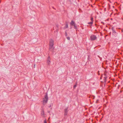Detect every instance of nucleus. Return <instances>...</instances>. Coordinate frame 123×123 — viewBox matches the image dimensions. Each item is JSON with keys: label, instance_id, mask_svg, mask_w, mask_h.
<instances>
[{"label": "nucleus", "instance_id": "423d86ee", "mask_svg": "<svg viewBox=\"0 0 123 123\" xmlns=\"http://www.w3.org/2000/svg\"><path fill=\"white\" fill-rule=\"evenodd\" d=\"M70 25L71 26H74L75 24V23L74 22L73 20H72L71 22L70 23Z\"/></svg>", "mask_w": 123, "mask_h": 123}, {"label": "nucleus", "instance_id": "6e6552de", "mask_svg": "<svg viewBox=\"0 0 123 123\" xmlns=\"http://www.w3.org/2000/svg\"><path fill=\"white\" fill-rule=\"evenodd\" d=\"M41 114L43 116L45 115L44 111L43 109H42V110Z\"/></svg>", "mask_w": 123, "mask_h": 123}, {"label": "nucleus", "instance_id": "4468645a", "mask_svg": "<svg viewBox=\"0 0 123 123\" xmlns=\"http://www.w3.org/2000/svg\"><path fill=\"white\" fill-rule=\"evenodd\" d=\"M67 38L68 39V40H70V37H67Z\"/></svg>", "mask_w": 123, "mask_h": 123}, {"label": "nucleus", "instance_id": "f3484780", "mask_svg": "<svg viewBox=\"0 0 123 123\" xmlns=\"http://www.w3.org/2000/svg\"><path fill=\"white\" fill-rule=\"evenodd\" d=\"M108 83H110V81H109L108 82Z\"/></svg>", "mask_w": 123, "mask_h": 123}, {"label": "nucleus", "instance_id": "9d476101", "mask_svg": "<svg viewBox=\"0 0 123 123\" xmlns=\"http://www.w3.org/2000/svg\"><path fill=\"white\" fill-rule=\"evenodd\" d=\"M68 24L67 23L66 24L64 28H68Z\"/></svg>", "mask_w": 123, "mask_h": 123}, {"label": "nucleus", "instance_id": "1a4fd4ad", "mask_svg": "<svg viewBox=\"0 0 123 123\" xmlns=\"http://www.w3.org/2000/svg\"><path fill=\"white\" fill-rule=\"evenodd\" d=\"M93 23V22L92 21H91L90 22H89L88 23V24L89 25H92Z\"/></svg>", "mask_w": 123, "mask_h": 123}, {"label": "nucleus", "instance_id": "9b49d317", "mask_svg": "<svg viewBox=\"0 0 123 123\" xmlns=\"http://www.w3.org/2000/svg\"><path fill=\"white\" fill-rule=\"evenodd\" d=\"M91 21H92L93 22V18L92 16H91Z\"/></svg>", "mask_w": 123, "mask_h": 123}, {"label": "nucleus", "instance_id": "20e7f679", "mask_svg": "<svg viewBox=\"0 0 123 123\" xmlns=\"http://www.w3.org/2000/svg\"><path fill=\"white\" fill-rule=\"evenodd\" d=\"M48 96L47 94H46L45 97V98H44L43 99V102L44 103H46L47 102V101L48 100Z\"/></svg>", "mask_w": 123, "mask_h": 123}, {"label": "nucleus", "instance_id": "7ed1b4c3", "mask_svg": "<svg viewBox=\"0 0 123 123\" xmlns=\"http://www.w3.org/2000/svg\"><path fill=\"white\" fill-rule=\"evenodd\" d=\"M90 38L91 40L94 41L97 39V37L95 35H92L90 36Z\"/></svg>", "mask_w": 123, "mask_h": 123}, {"label": "nucleus", "instance_id": "f03ea898", "mask_svg": "<svg viewBox=\"0 0 123 123\" xmlns=\"http://www.w3.org/2000/svg\"><path fill=\"white\" fill-rule=\"evenodd\" d=\"M107 78V76H106V74L104 73V74H102L101 77H100V79H103L104 80V81L105 82L106 81V78Z\"/></svg>", "mask_w": 123, "mask_h": 123}, {"label": "nucleus", "instance_id": "39448f33", "mask_svg": "<svg viewBox=\"0 0 123 123\" xmlns=\"http://www.w3.org/2000/svg\"><path fill=\"white\" fill-rule=\"evenodd\" d=\"M68 108L67 107V108H65L64 110V111L65 112L64 115H67L68 112Z\"/></svg>", "mask_w": 123, "mask_h": 123}, {"label": "nucleus", "instance_id": "dca6fc26", "mask_svg": "<svg viewBox=\"0 0 123 123\" xmlns=\"http://www.w3.org/2000/svg\"><path fill=\"white\" fill-rule=\"evenodd\" d=\"M50 117H49V118H48V122H49V119H50Z\"/></svg>", "mask_w": 123, "mask_h": 123}, {"label": "nucleus", "instance_id": "2eb2a0df", "mask_svg": "<svg viewBox=\"0 0 123 123\" xmlns=\"http://www.w3.org/2000/svg\"><path fill=\"white\" fill-rule=\"evenodd\" d=\"M76 85H74V88H75L76 87Z\"/></svg>", "mask_w": 123, "mask_h": 123}, {"label": "nucleus", "instance_id": "f257e3e1", "mask_svg": "<svg viewBox=\"0 0 123 123\" xmlns=\"http://www.w3.org/2000/svg\"><path fill=\"white\" fill-rule=\"evenodd\" d=\"M54 45V41L52 39H51L50 40L49 42V50H50L52 48H53V50L54 49V48H53V47Z\"/></svg>", "mask_w": 123, "mask_h": 123}, {"label": "nucleus", "instance_id": "a211bd4d", "mask_svg": "<svg viewBox=\"0 0 123 123\" xmlns=\"http://www.w3.org/2000/svg\"><path fill=\"white\" fill-rule=\"evenodd\" d=\"M114 33H116V32H114Z\"/></svg>", "mask_w": 123, "mask_h": 123}, {"label": "nucleus", "instance_id": "f8f14e48", "mask_svg": "<svg viewBox=\"0 0 123 123\" xmlns=\"http://www.w3.org/2000/svg\"><path fill=\"white\" fill-rule=\"evenodd\" d=\"M74 28L75 29H77V25H76V24H75L74 26Z\"/></svg>", "mask_w": 123, "mask_h": 123}, {"label": "nucleus", "instance_id": "0eeeda50", "mask_svg": "<svg viewBox=\"0 0 123 123\" xmlns=\"http://www.w3.org/2000/svg\"><path fill=\"white\" fill-rule=\"evenodd\" d=\"M50 56H49L48 57L47 62L48 63L49 65V63L50 62Z\"/></svg>", "mask_w": 123, "mask_h": 123}, {"label": "nucleus", "instance_id": "ddd939ff", "mask_svg": "<svg viewBox=\"0 0 123 123\" xmlns=\"http://www.w3.org/2000/svg\"><path fill=\"white\" fill-rule=\"evenodd\" d=\"M44 123H47V121H46V119H45L44 121Z\"/></svg>", "mask_w": 123, "mask_h": 123}]
</instances>
